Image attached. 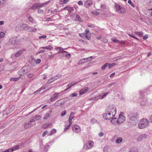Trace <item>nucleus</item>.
<instances>
[{
  "label": "nucleus",
  "instance_id": "obj_1",
  "mask_svg": "<svg viewBox=\"0 0 152 152\" xmlns=\"http://www.w3.org/2000/svg\"><path fill=\"white\" fill-rule=\"evenodd\" d=\"M138 114H130L128 115V123L131 125H134L137 122V116Z\"/></svg>",
  "mask_w": 152,
  "mask_h": 152
},
{
  "label": "nucleus",
  "instance_id": "obj_2",
  "mask_svg": "<svg viewBox=\"0 0 152 152\" xmlns=\"http://www.w3.org/2000/svg\"><path fill=\"white\" fill-rule=\"evenodd\" d=\"M149 121L146 118L141 119L138 125V127L140 129H142L146 127L148 125Z\"/></svg>",
  "mask_w": 152,
  "mask_h": 152
},
{
  "label": "nucleus",
  "instance_id": "obj_3",
  "mask_svg": "<svg viewBox=\"0 0 152 152\" xmlns=\"http://www.w3.org/2000/svg\"><path fill=\"white\" fill-rule=\"evenodd\" d=\"M20 26L23 28V29L26 31L31 32H36L37 29L35 28L29 26L26 24H22L20 25Z\"/></svg>",
  "mask_w": 152,
  "mask_h": 152
},
{
  "label": "nucleus",
  "instance_id": "obj_4",
  "mask_svg": "<svg viewBox=\"0 0 152 152\" xmlns=\"http://www.w3.org/2000/svg\"><path fill=\"white\" fill-rule=\"evenodd\" d=\"M106 112L112 113L115 115L116 113V110L115 106L113 105H110L108 106L106 109Z\"/></svg>",
  "mask_w": 152,
  "mask_h": 152
},
{
  "label": "nucleus",
  "instance_id": "obj_5",
  "mask_svg": "<svg viewBox=\"0 0 152 152\" xmlns=\"http://www.w3.org/2000/svg\"><path fill=\"white\" fill-rule=\"evenodd\" d=\"M146 94H144L143 92H141L140 94V96L139 99L140 105L141 106H144L145 105L146 101V99L145 98V96Z\"/></svg>",
  "mask_w": 152,
  "mask_h": 152
},
{
  "label": "nucleus",
  "instance_id": "obj_6",
  "mask_svg": "<svg viewBox=\"0 0 152 152\" xmlns=\"http://www.w3.org/2000/svg\"><path fill=\"white\" fill-rule=\"evenodd\" d=\"M115 115H113L112 113H110L108 112H106V111L105 113L103 114V118L105 120H110Z\"/></svg>",
  "mask_w": 152,
  "mask_h": 152
},
{
  "label": "nucleus",
  "instance_id": "obj_7",
  "mask_svg": "<svg viewBox=\"0 0 152 152\" xmlns=\"http://www.w3.org/2000/svg\"><path fill=\"white\" fill-rule=\"evenodd\" d=\"M20 41V39L17 37H14L10 40V43L12 45L18 44Z\"/></svg>",
  "mask_w": 152,
  "mask_h": 152
},
{
  "label": "nucleus",
  "instance_id": "obj_8",
  "mask_svg": "<svg viewBox=\"0 0 152 152\" xmlns=\"http://www.w3.org/2000/svg\"><path fill=\"white\" fill-rule=\"evenodd\" d=\"M94 145V142L92 141H90L86 142L84 145L85 149L87 150L92 147Z\"/></svg>",
  "mask_w": 152,
  "mask_h": 152
},
{
  "label": "nucleus",
  "instance_id": "obj_9",
  "mask_svg": "<svg viewBox=\"0 0 152 152\" xmlns=\"http://www.w3.org/2000/svg\"><path fill=\"white\" fill-rule=\"evenodd\" d=\"M72 130L74 132L79 133L81 132V129L79 126L75 124L73 125L72 126Z\"/></svg>",
  "mask_w": 152,
  "mask_h": 152
},
{
  "label": "nucleus",
  "instance_id": "obj_10",
  "mask_svg": "<svg viewBox=\"0 0 152 152\" xmlns=\"http://www.w3.org/2000/svg\"><path fill=\"white\" fill-rule=\"evenodd\" d=\"M92 57V56H91L90 57L81 59L78 62V64H81L83 63H86L88 61H90L91 60Z\"/></svg>",
  "mask_w": 152,
  "mask_h": 152
},
{
  "label": "nucleus",
  "instance_id": "obj_11",
  "mask_svg": "<svg viewBox=\"0 0 152 152\" xmlns=\"http://www.w3.org/2000/svg\"><path fill=\"white\" fill-rule=\"evenodd\" d=\"M125 117L122 114H120L119 117L117 119L119 124L123 123L125 120Z\"/></svg>",
  "mask_w": 152,
  "mask_h": 152
},
{
  "label": "nucleus",
  "instance_id": "obj_12",
  "mask_svg": "<svg viewBox=\"0 0 152 152\" xmlns=\"http://www.w3.org/2000/svg\"><path fill=\"white\" fill-rule=\"evenodd\" d=\"M61 76V75H54V76L52 77L47 82V83L48 84H50L53 81L55 80H56L58 78H59V77Z\"/></svg>",
  "mask_w": 152,
  "mask_h": 152
},
{
  "label": "nucleus",
  "instance_id": "obj_13",
  "mask_svg": "<svg viewBox=\"0 0 152 152\" xmlns=\"http://www.w3.org/2000/svg\"><path fill=\"white\" fill-rule=\"evenodd\" d=\"M20 72L23 74H26L29 72V70L27 67H24L20 70Z\"/></svg>",
  "mask_w": 152,
  "mask_h": 152
},
{
  "label": "nucleus",
  "instance_id": "obj_14",
  "mask_svg": "<svg viewBox=\"0 0 152 152\" xmlns=\"http://www.w3.org/2000/svg\"><path fill=\"white\" fill-rule=\"evenodd\" d=\"M59 94V93H55L51 98L50 99V101L51 102H53L56 100L58 98Z\"/></svg>",
  "mask_w": 152,
  "mask_h": 152
},
{
  "label": "nucleus",
  "instance_id": "obj_15",
  "mask_svg": "<svg viewBox=\"0 0 152 152\" xmlns=\"http://www.w3.org/2000/svg\"><path fill=\"white\" fill-rule=\"evenodd\" d=\"M147 137V135L146 134H142L140 135L137 138V140L138 141H140L145 139Z\"/></svg>",
  "mask_w": 152,
  "mask_h": 152
},
{
  "label": "nucleus",
  "instance_id": "obj_16",
  "mask_svg": "<svg viewBox=\"0 0 152 152\" xmlns=\"http://www.w3.org/2000/svg\"><path fill=\"white\" fill-rule=\"evenodd\" d=\"M88 88L86 87V88H83L80 90L79 92V94L80 95H81L85 94L88 90Z\"/></svg>",
  "mask_w": 152,
  "mask_h": 152
},
{
  "label": "nucleus",
  "instance_id": "obj_17",
  "mask_svg": "<svg viewBox=\"0 0 152 152\" xmlns=\"http://www.w3.org/2000/svg\"><path fill=\"white\" fill-rule=\"evenodd\" d=\"M50 2V1H47L45 3H42L41 4L40 3H37V8H41L47 5Z\"/></svg>",
  "mask_w": 152,
  "mask_h": 152
},
{
  "label": "nucleus",
  "instance_id": "obj_18",
  "mask_svg": "<svg viewBox=\"0 0 152 152\" xmlns=\"http://www.w3.org/2000/svg\"><path fill=\"white\" fill-rule=\"evenodd\" d=\"M93 2L92 0H87L85 3V5L86 7H90L92 4Z\"/></svg>",
  "mask_w": 152,
  "mask_h": 152
},
{
  "label": "nucleus",
  "instance_id": "obj_19",
  "mask_svg": "<svg viewBox=\"0 0 152 152\" xmlns=\"http://www.w3.org/2000/svg\"><path fill=\"white\" fill-rule=\"evenodd\" d=\"M111 121V123L114 125L119 124L117 118H113Z\"/></svg>",
  "mask_w": 152,
  "mask_h": 152
},
{
  "label": "nucleus",
  "instance_id": "obj_20",
  "mask_svg": "<svg viewBox=\"0 0 152 152\" xmlns=\"http://www.w3.org/2000/svg\"><path fill=\"white\" fill-rule=\"evenodd\" d=\"M66 10L68 11L69 12H71L74 11V9L72 7H66L62 9L61 10Z\"/></svg>",
  "mask_w": 152,
  "mask_h": 152
},
{
  "label": "nucleus",
  "instance_id": "obj_21",
  "mask_svg": "<svg viewBox=\"0 0 152 152\" xmlns=\"http://www.w3.org/2000/svg\"><path fill=\"white\" fill-rule=\"evenodd\" d=\"M74 117V113L73 112L71 113H70V116L69 119V122L70 124H72V120Z\"/></svg>",
  "mask_w": 152,
  "mask_h": 152
},
{
  "label": "nucleus",
  "instance_id": "obj_22",
  "mask_svg": "<svg viewBox=\"0 0 152 152\" xmlns=\"http://www.w3.org/2000/svg\"><path fill=\"white\" fill-rule=\"evenodd\" d=\"M24 51V49L20 50L15 54V56L16 57H18L22 54L23 52Z\"/></svg>",
  "mask_w": 152,
  "mask_h": 152
},
{
  "label": "nucleus",
  "instance_id": "obj_23",
  "mask_svg": "<svg viewBox=\"0 0 152 152\" xmlns=\"http://www.w3.org/2000/svg\"><path fill=\"white\" fill-rule=\"evenodd\" d=\"M21 74L20 75V76L18 77H12L10 79V80L11 81H17L19 80L21 77Z\"/></svg>",
  "mask_w": 152,
  "mask_h": 152
},
{
  "label": "nucleus",
  "instance_id": "obj_24",
  "mask_svg": "<svg viewBox=\"0 0 152 152\" xmlns=\"http://www.w3.org/2000/svg\"><path fill=\"white\" fill-rule=\"evenodd\" d=\"M75 21H79L80 22H81L82 21V20L78 15H76V18Z\"/></svg>",
  "mask_w": 152,
  "mask_h": 152
},
{
  "label": "nucleus",
  "instance_id": "obj_25",
  "mask_svg": "<svg viewBox=\"0 0 152 152\" xmlns=\"http://www.w3.org/2000/svg\"><path fill=\"white\" fill-rule=\"evenodd\" d=\"M122 138L121 137H119L116 139L115 142L116 143L118 144L121 142L122 141Z\"/></svg>",
  "mask_w": 152,
  "mask_h": 152
},
{
  "label": "nucleus",
  "instance_id": "obj_26",
  "mask_svg": "<svg viewBox=\"0 0 152 152\" xmlns=\"http://www.w3.org/2000/svg\"><path fill=\"white\" fill-rule=\"evenodd\" d=\"M31 124L30 123L26 124L24 125V128L26 129L30 128L31 127Z\"/></svg>",
  "mask_w": 152,
  "mask_h": 152
},
{
  "label": "nucleus",
  "instance_id": "obj_27",
  "mask_svg": "<svg viewBox=\"0 0 152 152\" xmlns=\"http://www.w3.org/2000/svg\"><path fill=\"white\" fill-rule=\"evenodd\" d=\"M40 48L43 49H47L48 50H51L52 48V47L51 45H48V46H46L45 47H41Z\"/></svg>",
  "mask_w": 152,
  "mask_h": 152
},
{
  "label": "nucleus",
  "instance_id": "obj_28",
  "mask_svg": "<svg viewBox=\"0 0 152 152\" xmlns=\"http://www.w3.org/2000/svg\"><path fill=\"white\" fill-rule=\"evenodd\" d=\"M30 9L33 10H35L36 9H38L37 4H33L32 6L30 7Z\"/></svg>",
  "mask_w": 152,
  "mask_h": 152
},
{
  "label": "nucleus",
  "instance_id": "obj_29",
  "mask_svg": "<svg viewBox=\"0 0 152 152\" xmlns=\"http://www.w3.org/2000/svg\"><path fill=\"white\" fill-rule=\"evenodd\" d=\"M109 65V63L105 64L102 67L101 69L102 70H104Z\"/></svg>",
  "mask_w": 152,
  "mask_h": 152
},
{
  "label": "nucleus",
  "instance_id": "obj_30",
  "mask_svg": "<svg viewBox=\"0 0 152 152\" xmlns=\"http://www.w3.org/2000/svg\"><path fill=\"white\" fill-rule=\"evenodd\" d=\"M118 12L121 13H124L125 12V10L124 8L122 7L119 9Z\"/></svg>",
  "mask_w": 152,
  "mask_h": 152
},
{
  "label": "nucleus",
  "instance_id": "obj_31",
  "mask_svg": "<svg viewBox=\"0 0 152 152\" xmlns=\"http://www.w3.org/2000/svg\"><path fill=\"white\" fill-rule=\"evenodd\" d=\"M5 31L4 32V31H1L0 33V37L1 38H3L5 35Z\"/></svg>",
  "mask_w": 152,
  "mask_h": 152
},
{
  "label": "nucleus",
  "instance_id": "obj_32",
  "mask_svg": "<svg viewBox=\"0 0 152 152\" xmlns=\"http://www.w3.org/2000/svg\"><path fill=\"white\" fill-rule=\"evenodd\" d=\"M56 49L57 50H59L60 51H63L64 50L66 49V48H63L61 47H57L56 48Z\"/></svg>",
  "mask_w": 152,
  "mask_h": 152
},
{
  "label": "nucleus",
  "instance_id": "obj_33",
  "mask_svg": "<svg viewBox=\"0 0 152 152\" xmlns=\"http://www.w3.org/2000/svg\"><path fill=\"white\" fill-rule=\"evenodd\" d=\"M34 117H35L34 118L37 121L39 120L41 118V117L39 115H36L34 116Z\"/></svg>",
  "mask_w": 152,
  "mask_h": 152
},
{
  "label": "nucleus",
  "instance_id": "obj_34",
  "mask_svg": "<svg viewBox=\"0 0 152 152\" xmlns=\"http://www.w3.org/2000/svg\"><path fill=\"white\" fill-rule=\"evenodd\" d=\"M116 64L115 63H113L112 64H110L109 63V65H108V68L110 69L112 67L115 66Z\"/></svg>",
  "mask_w": 152,
  "mask_h": 152
},
{
  "label": "nucleus",
  "instance_id": "obj_35",
  "mask_svg": "<svg viewBox=\"0 0 152 152\" xmlns=\"http://www.w3.org/2000/svg\"><path fill=\"white\" fill-rule=\"evenodd\" d=\"M7 1V0H0V6L5 4Z\"/></svg>",
  "mask_w": 152,
  "mask_h": 152
},
{
  "label": "nucleus",
  "instance_id": "obj_36",
  "mask_svg": "<svg viewBox=\"0 0 152 152\" xmlns=\"http://www.w3.org/2000/svg\"><path fill=\"white\" fill-rule=\"evenodd\" d=\"M60 100H58L54 104V105L56 106H61L60 104Z\"/></svg>",
  "mask_w": 152,
  "mask_h": 152
},
{
  "label": "nucleus",
  "instance_id": "obj_37",
  "mask_svg": "<svg viewBox=\"0 0 152 152\" xmlns=\"http://www.w3.org/2000/svg\"><path fill=\"white\" fill-rule=\"evenodd\" d=\"M85 35V36L86 37V39L88 40H90L91 39V34H88L87 35Z\"/></svg>",
  "mask_w": 152,
  "mask_h": 152
},
{
  "label": "nucleus",
  "instance_id": "obj_38",
  "mask_svg": "<svg viewBox=\"0 0 152 152\" xmlns=\"http://www.w3.org/2000/svg\"><path fill=\"white\" fill-rule=\"evenodd\" d=\"M50 115V114L49 113H47L45 114L44 117V119H46L47 118L49 117Z\"/></svg>",
  "mask_w": 152,
  "mask_h": 152
},
{
  "label": "nucleus",
  "instance_id": "obj_39",
  "mask_svg": "<svg viewBox=\"0 0 152 152\" xmlns=\"http://www.w3.org/2000/svg\"><path fill=\"white\" fill-rule=\"evenodd\" d=\"M27 76L28 77L31 78L34 77V75L32 73H29L27 75Z\"/></svg>",
  "mask_w": 152,
  "mask_h": 152
},
{
  "label": "nucleus",
  "instance_id": "obj_40",
  "mask_svg": "<svg viewBox=\"0 0 152 152\" xmlns=\"http://www.w3.org/2000/svg\"><path fill=\"white\" fill-rule=\"evenodd\" d=\"M28 19L29 21L31 23H33L34 22V20L31 16L29 17Z\"/></svg>",
  "mask_w": 152,
  "mask_h": 152
},
{
  "label": "nucleus",
  "instance_id": "obj_41",
  "mask_svg": "<svg viewBox=\"0 0 152 152\" xmlns=\"http://www.w3.org/2000/svg\"><path fill=\"white\" fill-rule=\"evenodd\" d=\"M101 96V95L100 94L98 96L95 97L93 98H92L91 99V100H94L96 99H98L100 98V97Z\"/></svg>",
  "mask_w": 152,
  "mask_h": 152
},
{
  "label": "nucleus",
  "instance_id": "obj_42",
  "mask_svg": "<svg viewBox=\"0 0 152 152\" xmlns=\"http://www.w3.org/2000/svg\"><path fill=\"white\" fill-rule=\"evenodd\" d=\"M71 124H69L68 125L65 129L64 130V132H66L67 130L69 129V128H70V125Z\"/></svg>",
  "mask_w": 152,
  "mask_h": 152
},
{
  "label": "nucleus",
  "instance_id": "obj_43",
  "mask_svg": "<svg viewBox=\"0 0 152 152\" xmlns=\"http://www.w3.org/2000/svg\"><path fill=\"white\" fill-rule=\"evenodd\" d=\"M15 148L14 147L11 149H7V150L8 151V152H11L12 151H15Z\"/></svg>",
  "mask_w": 152,
  "mask_h": 152
},
{
  "label": "nucleus",
  "instance_id": "obj_44",
  "mask_svg": "<svg viewBox=\"0 0 152 152\" xmlns=\"http://www.w3.org/2000/svg\"><path fill=\"white\" fill-rule=\"evenodd\" d=\"M77 94L76 93H73V94H71L70 95V97H74V96L76 97L77 96Z\"/></svg>",
  "mask_w": 152,
  "mask_h": 152
},
{
  "label": "nucleus",
  "instance_id": "obj_45",
  "mask_svg": "<svg viewBox=\"0 0 152 152\" xmlns=\"http://www.w3.org/2000/svg\"><path fill=\"white\" fill-rule=\"evenodd\" d=\"M115 7L118 12V11L119 9H120L121 8H122V7L118 5H116Z\"/></svg>",
  "mask_w": 152,
  "mask_h": 152
},
{
  "label": "nucleus",
  "instance_id": "obj_46",
  "mask_svg": "<svg viewBox=\"0 0 152 152\" xmlns=\"http://www.w3.org/2000/svg\"><path fill=\"white\" fill-rule=\"evenodd\" d=\"M66 102V100H64L61 102H60V105L61 106V105L64 104Z\"/></svg>",
  "mask_w": 152,
  "mask_h": 152
},
{
  "label": "nucleus",
  "instance_id": "obj_47",
  "mask_svg": "<svg viewBox=\"0 0 152 152\" xmlns=\"http://www.w3.org/2000/svg\"><path fill=\"white\" fill-rule=\"evenodd\" d=\"M54 56V54H52L51 55H49L48 56V58L49 59L53 58Z\"/></svg>",
  "mask_w": 152,
  "mask_h": 152
},
{
  "label": "nucleus",
  "instance_id": "obj_48",
  "mask_svg": "<svg viewBox=\"0 0 152 152\" xmlns=\"http://www.w3.org/2000/svg\"><path fill=\"white\" fill-rule=\"evenodd\" d=\"M41 62V60L40 59H37L36 60V63L37 64H39Z\"/></svg>",
  "mask_w": 152,
  "mask_h": 152
},
{
  "label": "nucleus",
  "instance_id": "obj_49",
  "mask_svg": "<svg viewBox=\"0 0 152 152\" xmlns=\"http://www.w3.org/2000/svg\"><path fill=\"white\" fill-rule=\"evenodd\" d=\"M128 3L130 4L131 6H134L131 0H129L128 1Z\"/></svg>",
  "mask_w": 152,
  "mask_h": 152
},
{
  "label": "nucleus",
  "instance_id": "obj_50",
  "mask_svg": "<svg viewBox=\"0 0 152 152\" xmlns=\"http://www.w3.org/2000/svg\"><path fill=\"white\" fill-rule=\"evenodd\" d=\"M48 133V132L47 131H46L44 132L42 134V137L45 136Z\"/></svg>",
  "mask_w": 152,
  "mask_h": 152
},
{
  "label": "nucleus",
  "instance_id": "obj_51",
  "mask_svg": "<svg viewBox=\"0 0 152 152\" xmlns=\"http://www.w3.org/2000/svg\"><path fill=\"white\" fill-rule=\"evenodd\" d=\"M85 34L87 35L88 34H91V33H90L89 30L87 29H86L85 30Z\"/></svg>",
  "mask_w": 152,
  "mask_h": 152
},
{
  "label": "nucleus",
  "instance_id": "obj_52",
  "mask_svg": "<svg viewBox=\"0 0 152 152\" xmlns=\"http://www.w3.org/2000/svg\"><path fill=\"white\" fill-rule=\"evenodd\" d=\"M96 121L95 119L94 118H92L91 120V122L92 124L95 123V121Z\"/></svg>",
  "mask_w": 152,
  "mask_h": 152
},
{
  "label": "nucleus",
  "instance_id": "obj_53",
  "mask_svg": "<svg viewBox=\"0 0 152 152\" xmlns=\"http://www.w3.org/2000/svg\"><path fill=\"white\" fill-rule=\"evenodd\" d=\"M143 35V33L142 32H138V35L140 37H142Z\"/></svg>",
  "mask_w": 152,
  "mask_h": 152
},
{
  "label": "nucleus",
  "instance_id": "obj_54",
  "mask_svg": "<svg viewBox=\"0 0 152 152\" xmlns=\"http://www.w3.org/2000/svg\"><path fill=\"white\" fill-rule=\"evenodd\" d=\"M74 84H72V83H69L67 85V86L69 88H70Z\"/></svg>",
  "mask_w": 152,
  "mask_h": 152
},
{
  "label": "nucleus",
  "instance_id": "obj_55",
  "mask_svg": "<svg viewBox=\"0 0 152 152\" xmlns=\"http://www.w3.org/2000/svg\"><path fill=\"white\" fill-rule=\"evenodd\" d=\"M87 26L89 27H91V28H94L95 27V26L94 25H93V24H89V25H87Z\"/></svg>",
  "mask_w": 152,
  "mask_h": 152
},
{
  "label": "nucleus",
  "instance_id": "obj_56",
  "mask_svg": "<svg viewBox=\"0 0 152 152\" xmlns=\"http://www.w3.org/2000/svg\"><path fill=\"white\" fill-rule=\"evenodd\" d=\"M47 36L46 35H43L42 36H40L39 37V39H42V38H46Z\"/></svg>",
  "mask_w": 152,
  "mask_h": 152
},
{
  "label": "nucleus",
  "instance_id": "obj_57",
  "mask_svg": "<svg viewBox=\"0 0 152 152\" xmlns=\"http://www.w3.org/2000/svg\"><path fill=\"white\" fill-rule=\"evenodd\" d=\"M104 135V133L102 132H100L99 134V137H101L103 136Z\"/></svg>",
  "mask_w": 152,
  "mask_h": 152
},
{
  "label": "nucleus",
  "instance_id": "obj_58",
  "mask_svg": "<svg viewBox=\"0 0 152 152\" xmlns=\"http://www.w3.org/2000/svg\"><path fill=\"white\" fill-rule=\"evenodd\" d=\"M148 36L147 35H145L143 36V39H146L148 38Z\"/></svg>",
  "mask_w": 152,
  "mask_h": 152
},
{
  "label": "nucleus",
  "instance_id": "obj_59",
  "mask_svg": "<svg viewBox=\"0 0 152 152\" xmlns=\"http://www.w3.org/2000/svg\"><path fill=\"white\" fill-rule=\"evenodd\" d=\"M66 114V111H64L62 112L61 113V115L62 116H63L65 115Z\"/></svg>",
  "mask_w": 152,
  "mask_h": 152
},
{
  "label": "nucleus",
  "instance_id": "obj_60",
  "mask_svg": "<svg viewBox=\"0 0 152 152\" xmlns=\"http://www.w3.org/2000/svg\"><path fill=\"white\" fill-rule=\"evenodd\" d=\"M65 56L66 58H69L71 56V55L69 53L65 55Z\"/></svg>",
  "mask_w": 152,
  "mask_h": 152
},
{
  "label": "nucleus",
  "instance_id": "obj_61",
  "mask_svg": "<svg viewBox=\"0 0 152 152\" xmlns=\"http://www.w3.org/2000/svg\"><path fill=\"white\" fill-rule=\"evenodd\" d=\"M56 129H52L51 131V134H54L56 132Z\"/></svg>",
  "mask_w": 152,
  "mask_h": 152
},
{
  "label": "nucleus",
  "instance_id": "obj_62",
  "mask_svg": "<svg viewBox=\"0 0 152 152\" xmlns=\"http://www.w3.org/2000/svg\"><path fill=\"white\" fill-rule=\"evenodd\" d=\"M78 4L79 5H82L83 4V2L81 1H79L78 2Z\"/></svg>",
  "mask_w": 152,
  "mask_h": 152
},
{
  "label": "nucleus",
  "instance_id": "obj_63",
  "mask_svg": "<svg viewBox=\"0 0 152 152\" xmlns=\"http://www.w3.org/2000/svg\"><path fill=\"white\" fill-rule=\"evenodd\" d=\"M70 0H64L63 3L64 4H66L67 2H69Z\"/></svg>",
  "mask_w": 152,
  "mask_h": 152
},
{
  "label": "nucleus",
  "instance_id": "obj_64",
  "mask_svg": "<svg viewBox=\"0 0 152 152\" xmlns=\"http://www.w3.org/2000/svg\"><path fill=\"white\" fill-rule=\"evenodd\" d=\"M79 35L82 37L84 38L85 37V35L83 34H79Z\"/></svg>",
  "mask_w": 152,
  "mask_h": 152
}]
</instances>
